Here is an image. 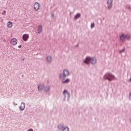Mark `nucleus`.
<instances>
[{"label":"nucleus","instance_id":"f257e3e1","mask_svg":"<svg viewBox=\"0 0 131 131\" xmlns=\"http://www.w3.org/2000/svg\"><path fill=\"white\" fill-rule=\"evenodd\" d=\"M90 62H91V63L94 65V64L97 63V59L95 57L91 58V57H88L84 61V63H85V64H90Z\"/></svg>","mask_w":131,"mask_h":131},{"label":"nucleus","instance_id":"f03ea898","mask_svg":"<svg viewBox=\"0 0 131 131\" xmlns=\"http://www.w3.org/2000/svg\"><path fill=\"white\" fill-rule=\"evenodd\" d=\"M120 38L121 41H124L126 38L127 39H129L130 38V36H129V35H125L124 34H123L121 35Z\"/></svg>","mask_w":131,"mask_h":131},{"label":"nucleus","instance_id":"7ed1b4c3","mask_svg":"<svg viewBox=\"0 0 131 131\" xmlns=\"http://www.w3.org/2000/svg\"><path fill=\"white\" fill-rule=\"evenodd\" d=\"M69 75V71L65 70L63 71V75H60V79H64L66 78V76Z\"/></svg>","mask_w":131,"mask_h":131},{"label":"nucleus","instance_id":"20e7f679","mask_svg":"<svg viewBox=\"0 0 131 131\" xmlns=\"http://www.w3.org/2000/svg\"><path fill=\"white\" fill-rule=\"evenodd\" d=\"M105 79H107L109 81H111L112 79H114V76L110 74H106L104 76Z\"/></svg>","mask_w":131,"mask_h":131},{"label":"nucleus","instance_id":"39448f33","mask_svg":"<svg viewBox=\"0 0 131 131\" xmlns=\"http://www.w3.org/2000/svg\"><path fill=\"white\" fill-rule=\"evenodd\" d=\"M18 43V40L17 39L14 38L10 40V44L12 46H16Z\"/></svg>","mask_w":131,"mask_h":131},{"label":"nucleus","instance_id":"423d86ee","mask_svg":"<svg viewBox=\"0 0 131 131\" xmlns=\"http://www.w3.org/2000/svg\"><path fill=\"white\" fill-rule=\"evenodd\" d=\"M39 8H40V6L39 5V4L37 2H36L34 5V10H35V11H38V10L39 9Z\"/></svg>","mask_w":131,"mask_h":131},{"label":"nucleus","instance_id":"0eeeda50","mask_svg":"<svg viewBox=\"0 0 131 131\" xmlns=\"http://www.w3.org/2000/svg\"><path fill=\"white\" fill-rule=\"evenodd\" d=\"M28 38H29V34H25L23 35V39L24 41H27Z\"/></svg>","mask_w":131,"mask_h":131},{"label":"nucleus","instance_id":"6e6552de","mask_svg":"<svg viewBox=\"0 0 131 131\" xmlns=\"http://www.w3.org/2000/svg\"><path fill=\"white\" fill-rule=\"evenodd\" d=\"M7 26L8 28H12L13 27V23L12 21H8L7 24Z\"/></svg>","mask_w":131,"mask_h":131},{"label":"nucleus","instance_id":"1a4fd4ad","mask_svg":"<svg viewBox=\"0 0 131 131\" xmlns=\"http://www.w3.org/2000/svg\"><path fill=\"white\" fill-rule=\"evenodd\" d=\"M113 2V0H108L107 1V4L108 5V8H111L112 7V3Z\"/></svg>","mask_w":131,"mask_h":131},{"label":"nucleus","instance_id":"9d476101","mask_svg":"<svg viewBox=\"0 0 131 131\" xmlns=\"http://www.w3.org/2000/svg\"><path fill=\"white\" fill-rule=\"evenodd\" d=\"M20 109L21 111H23L24 109H25V103L22 102L20 106Z\"/></svg>","mask_w":131,"mask_h":131},{"label":"nucleus","instance_id":"9b49d317","mask_svg":"<svg viewBox=\"0 0 131 131\" xmlns=\"http://www.w3.org/2000/svg\"><path fill=\"white\" fill-rule=\"evenodd\" d=\"M42 31V26H38V33H40Z\"/></svg>","mask_w":131,"mask_h":131},{"label":"nucleus","instance_id":"f8f14e48","mask_svg":"<svg viewBox=\"0 0 131 131\" xmlns=\"http://www.w3.org/2000/svg\"><path fill=\"white\" fill-rule=\"evenodd\" d=\"M42 89H43V85H39L38 86V91H42Z\"/></svg>","mask_w":131,"mask_h":131},{"label":"nucleus","instance_id":"ddd939ff","mask_svg":"<svg viewBox=\"0 0 131 131\" xmlns=\"http://www.w3.org/2000/svg\"><path fill=\"white\" fill-rule=\"evenodd\" d=\"M69 81H70V79H67L64 81H62V82H63V83H68V82H69Z\"/></svg>","mask_w":131,"mask_h":131},{"label":"nucleus","instance_id":"4468645a","mask_svg":"<svg viewBox=\"0 0 131 131\" xmlns=\"http://www.w3.org/2000/svg\"><path fill=\"white\" fill-rule=\"evenodd\" d=\"M79 17H80V14L78 13V14L74 17V18H75V19H76L79 18Z\"/></svg>","mask_w":131,"mask_h":131},{"label":"nucleus","instance_id":"2eb2a0df","mask_svg":"<svg viewBox=\"0 0 131 131\" xmlns=\"http://www.w3.org/2000/svg\"><path fill=\"white\" fill-rule=\"evenodd\" d=\"M47 60L48 62H52V57H51V56H48L47 57Z\"/></svg>","mask_w":131,"mask_h":131},{"label":"nucleus","instance_id":"dca6fc26","mask_svg":"<svg viewBox=\"0 0 131 131\" xmlns=\"http://www.w3.org/2000/svg\"><path fill=\"white\" fill-rule=\"evenodd\" d=\"M63 95H67L68 96H69V93H68V92H67V91L64 90L63 91Z\"/></svg>","mask_w":131,"mask_h":131},{"label":"nucleus","instance_id":"f3484780","mask_svg":"<svg viewBox=\"0 0 131 131\" xmlns=\"http://www.w3.org/2000/svg\"><path fill=\"white\" fill-rule=\"evenodd\" d=\"M49 90H50V88H49V87H46V88H45V91H46V92H49Z\"/></svg>","mask_w":131,"mask_h":131},{"label":"nucleus","instance_id":"a211bd4d","mask_svg":"<svg viewBox=\"0 0 131 131\" xmlns=\"http://www.w3.org/2000/svg\"><path fill=\"white\" fill-rule=\"evenodd\" d=\"M63 131H69V128L68 127H65L63 129Z\"/></svg>","mask_w":131,"mask_h":131},{"label":"nucleus","instance_id":"6ab92c4d","mask_svg":"<svg viewBox=\"0 0 131 131\" xmlns=\"http://www.w3.org/2000/svg\"><path fill=\"white\" fill-rule=\"evenodd\" d=\"M94 27H95V24L92 23L91 24V28H94Z\"/></svg>","mask_w":131,"mask_h":131},{"label":"nucleus","instance_id":"aec40b11","mask_svg":"<svg viewBox=\"0 0 131 131\" xmlns=\"http://www.w3.org/2000/svg\"><path fill=\"white\" fill-rule=\"evenodd\" d=\"M2 14L3 15H6V11H4Z\"/></svg>","mask_w":131,"mask_h":131},{"label":"nucleus","instance_id":"412c9836","mask_svg":"<svg viewBox=\"0 0 131 131\" xmlns=\"http://www.w3.org/2000/svg\"><path fill=\"white\" fill-rule=\"evenodd\" d=\"M129 99H131V93L129 94Z\"/></svg>","mask_w":131,"mask_h":131},{"label":"nucleus","instance_id":"4be33fe9","mask_svg":"<svg viewBox=\"0 0 131 131\" xmlns=\"http://www.w3.org/2000/svg\"><path fill=\"white\" fill-rule=\"evenodd\" d=\"M28 131H33L32 129H29Z\"/></svg>","mask_w":131,"mask_h":131},{"label":"nucleus","instance_id":"5701e85b","mask_svg":"<svg viewBox=\"0 0 131 131\" xmlns=\"http://www.w3.org/2000/svg\"><path fill=\"white\" fill-rule=\"evenodd\" d=\"M18 48H21V45L19 46Z\"/></svg>","mask_w":131,"mask_h":131},{"label":"nucleus","instance_id":"b1692460","mask_svg":"<svg viewBox=\"0 0 131 131\" xmlns=\"http://www.w3.org/2000/svg\"><path fill=\"white\" fill-rule=\"evenodd\" d=\"M130 81H131V78H130Z\"/></svg>","mask_w":131,"mask_h":131}]
</instances>
